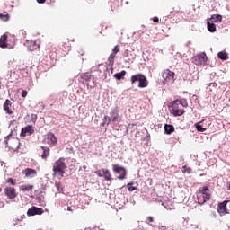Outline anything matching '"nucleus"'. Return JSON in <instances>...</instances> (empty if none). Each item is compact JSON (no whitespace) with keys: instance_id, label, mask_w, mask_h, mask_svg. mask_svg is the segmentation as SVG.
<instances>
[{"instance_id":"obj_32","label":"nucleus","mask_w":230,"mask_h":230,"mask_svg":"<svg viewBox=\"0 0 230 230\" xmlns=\"http://www.w3.org/2000/svg\"><path fill=\"white\" fill-rule=\"evenodd\" d=\"M196 130L204 132L207 130V128H203L199 123H195Z\"/></svg>"},{"instance_id":"obj_21","label":"nucleus","mask_w":230,"mask_h":230,"mask_svg":"<svg viewBox=\"0 0 230 230\" xmlns=\"http://www.w3.org/2000/svg\"><path fill=\"white\" fill-rule=\"evenodd\" d=\"M119 111L116 109L111 110V121L112 122H117L119 120Z\"/></svg>"},{"instance_id":"obj_34","label":"nucleus","mask_w":230,"mask_h":230,"mask_svg":"<svg viewBox=\"0 0 230 230\" xmlns=\"http://www.w3.org/2000/svg\"><path fill=\"white\" fill-rule=\"evenodd\" d=\"M182 173H188L190 174L191 172V169L190 167H187L186 165L181 167Z\"/></svg>"},{"instance_id":"obj_26","label":"nucleus","mask_w":230,"mask_h":230,"mask_svg":"<svg viewBox=\"0 0 230 230\" xmlns=\"http://www.w3.org/2000/svg\"><path fill=\"white\" fill-rule=\"evenodd\" d=\"M127 75V72L126 71H122V72H119L117 74H114L113 75V77L116 79V80H122L123 77Z\"/></svg>"},{"instance_id":"obj_24","label":"nucleus","mask_w":230,"mask_h":230,"mask_svg":"<svg viewBox=\"0 0 230 230\" xmlns=\"http://www.w3.org/2000/svg\"><path fill=\"white\" fill-rule=\"evenodd\" d=\"M34 190V185H21L20 186V190L21 191H31Z\"/></svg>"},{"instance_id":"obj_4","label":"nucleus","mask_w":230,"mask_h":230,"mask_svg":"<svg viewBox=\"0 0 230 230\" xmlns=\"http://www.w3.org/2000/svg\"><path fill=\"white\" fill-rule=\"evenodd\" d=\"M223 16L221 14H212L207 19V30H217V24L222 22Z\"/></svg>"},{"instance_id":"obj_28","label":"nucleus","mask_w":230,"mask_h":230,"mask_svg":"<svg viewBox=\"0 0 230 230\" xmlns=\"http://www.w3.org/2000/svg\"><path fill=\"white\" fill-rule=\"evenodd\" d=\"M39 48L40 46L36 41H31L29 46V50L34 51V50H37Z\"/></svg>"},{"instance_id":"obj_9","label":"nucleus","mask_w":230,"mask_h":230,"mask_svg":"<svg viewBox=\"0 0 230 230\" xmlns=\"http://www.w3.org/2000/svg\"><path fill=\"white\" fill-rule=\"evenodd\" d=\"M3 109L7 115L13 117L14 107H13V103L11 102V100H9V99L5 100V102L3 104Z\"/></svg>"},{"instance_id":"obj_25","label":"nucleus","mask_w":230,"mask_h":230,"mask_svg":"<svg viewBox=\"0 0 230 230\" xmlns=\"http://www.w3.org/2000/svg\"><path fill=\"white\" fill-rule=\"evenodd\" d=\"M164 130H165L167 135H171L172 132H174L175 129H174L173 125L165 124L164 125Z\"/></svg>"},{"instance_id":"obj_15","label":"nucleus","mask_w":230,"mask_h":230,"mask_svg":"<svg viewBox=\"0 0 230 230\" xmlns=\"http://www.w3.org/2000/svg\"><path fill=\"white\" fill-rule=\"evenodd\" d=\"M44 213V210L40 208L32 207L29 208L27 211L28 217H35V216H41Z\"/></svg>"},{"instance_id":"obj_36","label":"nucleus","mask_w":230,"mask_h":230,"mask_svg":"<svg viewBox=\"0 0 230 230\" xmlns=\"http://www.w3.org/2000/svg\"><path fill=\"white\" fill-rule=\"evenodd\" d=\"M6 182L13 185V186H15L16 185V181L13 180V178H8L6 179Z\"/></svg>"},{"instance_id":"obj_17","label":"nucleus","mask_w":230,"mask_h":230,"mask_svg":"<svg viewBox=\"0 0 230 230\" xmlns=\"http://www.w3.org/2000/svg\"><path fill=\"white\" fill-rule=\"evenodd\" d=\"M8 36H6V34H4L1 38H0V48L2 49H5L6 47H8Z\"/></svg>"},{"instance_id":"obj_20","label":"nucleus","mask_w":230,"mask_h":230,"mask_svg":"<svg viewBox=\"0 0 230 230\" xmlns=\"http://www.w3.org/2000/svg\"><path fill=\"white\" fill-rule=\"evenodd\" d=\"M91 74H83L81 78L83 79V84H85L87 85V87L90 86L89 84V81L91 80Z\"/></svg>"},{"instance_id":"obj_46","label":"nucleus","mask_w":230,"mask_h":230,"mask_svg":"<svg viewBox=\"0 0 230 230\" xmlns=\"http://www.w3.org/2000/svg\"><path fill=\"white\" fill-rule=\"evenodd\" d=\"M212 84H208V86L210 87Z\"/></svg>"},{"instance_id":"obj_1","label":"nucleus","mask_w":230,"mask_h":230,"mask_svg":"<svg viewBox=\"0 0 230 230\" xmlns=\"http://www.w3.org/2000/svg\"><path fill=\"white\" fill-rule=\"evenodd\" d=\"M170 114L174 117H181L185 113L183 108L188 107V102L186 99H176L170 102Z\"/></svg>"},{"instance_id":"obj_12","label":"nucleus","mask_w":230,"mask_h":230,"mask_svg":"<svg viewBox=\"0 0 230 230\" xmlns=\"http://www.w3.org/2000/svg\"><path fill=\"white\" fill-rule=\"evenodd\" d=\"M4 192L9 199H14L17 197V192L14 187L6 186L4 189Z\"/></svg>"},{"instance_id":"obj_19","label":"nucleus","mask_w":230,"mask_h":230,"mask_svg":"<svg viewBox=\"0 0 230 230\" xmlns=\"http://www.w3.org/2000/svg\"><path fill=\"white\" fill-rule=\"evenodd\" d=\"M41 149L43 150L41 157L42 159L47 160L50 155V149L49 147H46V146H41Z\"/></svg>"},{"instance_id":"obj_3","label":"nucleus","mask_w":230,"mask_h":230,"mask_svg":"<svg viewBox=\"0 0 230 230\" xmlns=\"http://www.w3.org/2000/svg\"><path fill=\"white\" fill-rule=\"evenodd\" d=\"M198 199V204L203 205L211 199L210 190L208 186H204L202 189L198 190L196 192Z\"/></svg>"},{"instance_id":"obj_30","label":"nucleus","mask_w":230,"mask_h":230,"mask_svg":"<svg viewBox=\"0 0 230 230\" xmlns=\"http://www.w3.org/2000/svg\"><path fill=\"white\" fill-rule=\"evenodd\" d=\"M115 58H116V55H115V54L110 55L109 58H108V61H109L110 66H114Z\"/></svg>"},{"instance_id":"obj_43","label":"nucleus","mask_w":230,"mask_h":230,"mask_svg":"<svg viewBox=\"0 0 230 230\" xmlns=\"http://www.w3.org/2000/svg\"><path fill=\"white\" fill-rule=\"evenodd\" d=\"M67 211H69V212L73 211V209L71 208V207H68V208H67Z\"/></svg>"},{"instance_id":"obj_35","label":"nucleus","mask_w":230,"mask_h":230,"mask_svg":"<svg viewBox=\"0 0 230 230\" xmlns=\"http://www.w3.org/2000/svg\"><path fill=\"white\" fill-rule=\"evenodd\" d=\"M120 52V49H119V46H115L113 49H112V53H111V55H117L118 53H119Z\"/></svg>"},{"instance_id":"obj_48","label":"nucleus","mask_w":230,"mask_h":230,"mask_svg":"<svg viewBox=\"0 0 230 230\" xmlns=\"http://www.w3.org/2000/svg\"><path fill=\"white\" fill-rule=\"evenodd\" d=\"M2 191V188L0 187V192Z\"/></svg>"},{"instance_id":"obj_11","label":"nucleus","mask_w":230,"mask_h":230,"mask_svg":"<svg viewBox=\"0 0 230 230\" xmlns=\"http://www.w3.org/2000/svg\"><path fill=\"white\" fill-rule=\"evenodd\" d=\"M35 133V127L33 125L25 126L21 129L20 136L22 137L31 136Z\"/></svg>"},{"instance_id":"obj_2","label":"nucleus","mask_w":230,"mask_h":230,"mask_svg":"<svg viewBox=\"0 0 230 230\" xmlns=\"http://www.w3.org/2000/svg\"><path fill=\"white\" fill-rule=\"evenodd\" d=\"M66 169H67V165L65 163L64 158H60L57 160L53 165V177H57L59 179L64 178V174Z\"/></svg>"},{"instance_id":"obj_42","label":"nucleus","mask_w":230,"mask_h":230,"mask_svg":"<svg viewBox=\"0 0 230 230\" xmlns=\"http://www.w3.org/2000/svg\"><path fill=\"white\" fill-rule=\"evenodd\" d=\"M88 4H93L94 3V0H85Z\"/></svg>"},{"instance_id":"obj_41","label":"nucleus","mask_w":230,"mask_h":230,"mask_svg":"<svg viewBox=\"0 0 230 230\" xmlns=\"http://www.w3.org/2000/svg\"><path fill=\"white\" fill-rule=\"evenodd\" d=\"M38 4H44L46 3V0H36Z\"/></svg>"},{"instance_id":"obj_29","label":"nucleus","mask_w":230,"mask_h":230,"mask_svg":"<svg viewBox=\"0 0 230 230\" xmlns=\"http://www.w3.org/2000/svg\"><path fill=\"white\" fill-rule=\"evenodd\" d=\"M0 21H3L4 22L10 21V14H8V13L4 14V13H0Z\"/></svg>"},{"instance_id":"obj_39","label":"nucleus","mask_w":230,"mask_h":230,"mask_svg":"<svg viewBox=\"0 0 230 230\" xmlns=\"http://www.w3.org/2000/svg\"><path fill=\"white\" fill-rule=\"evenodd\" d=\"M5 4V6L8 8L7 10H13V5H11V4Z\"/></svg>"},{"instance_id":"obj_7","label":"nucleus","mask_w":230,"mask_h":230,"mask_svg":"<svg viewBox=\"0 0 230 230\" xmlns=\"http://www.w3.org/2000/svg\"><path fill=\"white\" fill-rule=\"evenodd\" d=\"M163 82L167 85H172L175 81V74L174 72L166 69L162 73Z\"/></svg>"},{"instance_id":"obj_38","label":"nucleus","mask_w":230,"mask_h":230,"mask_svg":"<svg viewBox=\"0 0 230 230\" xmlns=\"http://www.w3.org/2000/svg\"><path fill=\"white\" fill-rule=\"evenodd\" d=\"M152 222H154V217H148L146 218V223L147 225H149V224L152 223Z\"/></svg>"},{"instance_id":"obj_49","label":"nucleus","mask_w":230,"mask_h":230,"mask_svg":"<svg viewBox=\"0 0 230 230\" xmlns=\"http://www.w3.org/2000/svg\"><path fill=\"white\" fill-rule=\"evenodd\" d=\"M20 71H22H22H24V69H22V70H20Z\"/></svg>"},{"instance_id":"obj_23","label":"nucleus","mask_w":230,"mask_h":230,"mask_svg":"<svg viewBox=\"0 0 230 230\" xmlns=\"http://www.w3.org/2000/svg\"><path fill=\"white\" fill-rule=\"evenodd\" d=\"M148 86L147 78L144 75V77L140 80L138 84V88H146Z\"/></svg>"},{"instance_id":"obj_14","label":"nucleus","mask_w":230,"mask_h":230,"mask_svg":"<svg viewBox=\"0 0 230 230\" xmlns=\"http://www.w3.org/2000/svg\"><path fill=\"white\" fill-rule=\"evenodd\" d=\"M227 203H228V200H225L221 203H218L217 213L219 214L220 217H224L228 214L227 208H226Z\"/></svg>"},{"instance_id":"obj_22","label":"nucleus","mask_w":230,"mask_h":230,"mask_svg":"<svg viewBox=\"0 0 230 230\" xmlns=\"http://www.w3.org/2000/svg\"><path fill=\"white\" fill-rule=\"evenodd\" d=\"M217 58L220 59V60H223V61H226L228 59V53L226 52V51H219L217 53Z\"/></svg>"},{"instance_id":"obj_10","label":"nucleus","mask_w":230,"mask_h":230,"mask_svg":"<svg viewBox=\"0 0 230 230\" xmlns=\"http://www.w3.org/2000/svg\"><path fill=\"white\" fill-rule=\"evenodd\" d=\"M94 173L99 178H104V180H106L107 181L112 180V174L110 172V171L108 169L102 168L101 170H97L96 172H94Z\"/></svg>"},{"instance_id":"obj_8","label":"nucleus","mask_w":230,"mask_h":230,"mask_svg":"<svg viewBox=\"0 0 230 230\" xmlns=\"http://www.w3.org/2000/svg\"><path fill=\"white\" fill-rule=\"evenodd\" d=\"M112 171L113 172L117 173V174H120L119 177H117V179L119 180H124L127 179V169L119 165V164H112Z\"/></svg>"},{"instance_id":"obj_6","label":"nucleus","mask_w":230,"mask_h":230,"mask_svg":"<svg viewBox=\"0 0 230 230\" xmlns=\"http://www.w3.org/2000/svg\"><path fill=\"white\" fill-rule=\"evenodd\" d=\"M5 146L13 151H16L19 148V140L15 137H13L12 134H9L5 137L4 140Z\"/></svg>"},{"instance_id":"obj_44","label":"nucleus","mask_w":230,"mask_h":230,"mask_svg":"<svg viewBox=\"0 0 230 230\" xmlns=\"http://www.w3.org/2000/svg\"><path fill=\"white\" fill-rule=\"evenodd\" d=\"M209 31H210V32H214V31H216V30H209Z\"/></svg>"},{"instance_id":"obj_27","label":"nucleus","mask_w":230,"mask_h":230,"mask_svg":"<svg viewBox=\"0 0 230 230\" xmlns=\"http://www.w3.org/2000/svg\"><path fill=\"white\" fill-rule=\"evenodd\" d=\"M111 121H112V119L108 115H104L102 119V127L109 126Z\"/></svg>"},{"instance_id":"obj_31","label":"nucleus","mask_w":230,"mask_h":230,"mask_svg":"<svg viewBox=\"0 0 230 230\" xmlns=\"http://www.w3.org/2000/svg\"><path fill=\"white\" fill-rule=\"evenodd\" d=\"M103 28L105 30H110L111 28H112V24L102 22V23H101V29L103 30Z\"/></svg>"},{"instance_id":"obj_45","label":"nucleus","mask_w":230,"mask_h":230,"mask_svg":"<svg viewBox=\"0 0 230 230\" xmlns=\"http://www.w3.org/2000/svg\"><path fill=\"white\" fill-rule=\"evenodd\" d=\"M227 190L230 191V184H229V186L227 187Z\"/></svg>"},{"instance_id":"obj_5","label":"nucleus","mask_w":230,"mask_h":230,"mask_svg":"<svg viewBox=\"0 0 230 230\" xmlns=\"http://www.w3.org/2000/svg\"><path fill=\"white\" fill-rule=\"evenodd\" d=\"M192 62L195 66H206L208 65V58L207 56L206 52H201L199 54L195 55L192 58Z\"/></svg>"},{"instance_id":"obj_33","label":"nucleus","mask_w":230,"mask_h":230,"mask_svg":"<svg viewBox=\"0 0 230 230\" xmlns=\"http://www.w3.org/2000/svg\"><path fill=\"white\" fill-rule=\"evenodd\" d=\"M133 185H134L133 182L128 183L127 188H128V191H135V190H137V187H135Z\"/></svg>"},{"instance_id":"obj_40","label":"nucleus","mask_w":230,"mask_h":230,"mask_svg":"<svg viewBox=\"0 0 230 230\" xmlns=\"http://www.w3.org/2000/svg\"><path fill=\"white\" fill-rule=\"evenodd\" d=\"M151 19H152L153 22H159V17H157V16H155Z\"/></svg>"},{"instance_id":"obj_16","label":"nucleus","mask_w":230,"mask_h":230,"mask_svg":"<svg viewBox=\"0 0 230 230\" xmlns=\"http://www.w3.org/2000/svg\"><path fill=\"white\" fill-rule=\"evenodd\" d=\"M22 174L25 175V178L33 179L38 175V172L34 169L27 168L22 171Z\"/></svg>"},{"instance_id":"obj_37","label":"nucleus","mask_w":230,"mask_h":230,"mask_svg":"<svg viewBox=\"0 0 230 230\" xmlns=\"http://www.w3.org/2000/svg\"><path fill=\"white\" fill-rule=\"evenodd\" d=\"M28 95V92L26 90H22V93H21V96L22 98H26Z\"/></svg>"},{"instance_id":"obj_47","label":"nucleus","mask_w":230,"mask_h":230,"mask_svg":"<svg viewBox=\"0 0 230 230\" xmlns=\"http://www.w3.org/2000/svg\"><path fill=\"white\" fill-rule=\"evenodd\" d=\"M126 4H128V1L126 2Z\"/></svg>"},{"instance_id":"obj_13","label":"nucleus","mask_w":230,"mask_h":230,"mask_svg":"<svg viewBox=\"0 0 230 230\" xmlns=\"http://www.w3.org/2000/svg\"><path fill=\"white\" fill-rule=\"evenodd\" d=\"M44 141L50 146H54L58 143L57 137L53 133H48Z\"/></svg>"},{"instance_id":"obj_18","label":"nucleus","mask_w":230,"mask_h":230,"mask_svg":"<svg viewBox=\"0 0 230 230\" xmlns=\"http://www.w3.org/2000/svg\"><path fill=\"white\" fill-rule=\"evenodd\" d=\"M143 77H144L143 74H136L131 75V84H135L136 82L139 83Z\"/></svg>"}]
</instances>
